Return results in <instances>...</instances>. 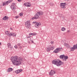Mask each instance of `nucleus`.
I'll return each instance as SVG.
<instances>
[{"label":"nucleus","instance_id":"f257e3e1","mask_svg":"<svg viewBox=\"0 0 77 77\" xmlns=\"http://www.w3.org/2000/svg\"><path fill=\"white\" fill-rule=\"evenodd\" d=\"M22 60V58L21 57L18 58L17 56H15L11 57V61H12L14 65L18 66L21 65Z\"/></svg>","mask_w":77,"mask_h":77},{"label":"nucleus","instance_id":"f03ea898","mask_svg":"<svg viewBox=\"0 0 77 77\" xmlns=\"http://www.w3.org/2000/svg\"><path fill=\"white\" fill-rule=\"evenodd\" d=\"M52 63L54 65H56L57 66H60L63 63V62L60 61V60H55L52 61Z\"/></svg>","mask_w":77,"mask_h":77},{"label":"nucleus","instance_id":"7ed1b4c3","mask_svg":"<svg viewBox=\"0 0 77 77\" xmlns=\"http://www.w3.org/2000/svg\"><path fill=\"white\" fill-rule=\"evenodd\" d=\"M60 58L61 59H62L63 60L66 61V59H68V56H65V55L63 54L61 55L60 56Z\"/></svg>","mask_w":77,"mask_h":77},{"label":"nucleus","instance_id":"20e7f679","mask_svg":"<svg viewBox=\"0 0 77 77\" xmlns=\"http://www.w3.org/2000/svg\"><path fill=\"white\" fill-rule=\"evenodd\" d=\"M25 26L27 29H30V27L31 26V24L30 23V20L27 21L25 23Z\"/></svg>","mask_w":77,"mask_h":77},{"label":"nucleus","instance_id":"39448f33","mask_svg":"<svg viewBox=\"0 0 77 77\" xmlns=\"http://www.w3.org/2000/svg\"><path fill=\"white\" fill-rule=\"evenodd\" d=\"M39 13L38 12L35 15V17H34L32 18V20H34V19H38L39 17Z\"/></svg>","mask_w":77,"mask_h":77},{"label":"nucleus","instance_id":"423d86ee","mask_svg":"<svg viewBox=\"0 0 77 77\" xmlns=\"http://www.w3.org/2000/svg\"><path fill=\"white\" fill-rule=\"evenodd\" d=\"M12 0H9L7 1L4 2L2 4V6H5V5H8V3H11L12 2Z\"/></svg>","mask_w":77,"mask_h":77},{"label":"nucleus","instance_id":"0eeeda50","mask_svg":"<svg viewBox=\"0 0 77 77\" xmlns=\"http://www.w3.org/2000/svg\"><path fill=\"white\" fill-rule=\"evenodd\" d=\"M62 49L61 48H57L54 51V52L55 53H57L58 52H59L60 51V50Z\"/></svg>","mask_w":77,"mask_h":77},{"label":"nucleus","instance_id":"6e6552de","mask_svg":"<svg viewBox=\"0 0 77 77\" xmlns=\"http://www.w3.org/2000/svg\"><path fill=\"white\" fill-rule=\"evenodd\" d=\"M65 5H66V3H61L60 4V6L61 8H63V9H65Z\"/></svg>","mask_w":77,"mask_h":77},{"label":"nucleus","instance_id":"1a4fd4ad","mask_svg":"<svg viewBox=\"0 0 77 77\" xmlns=\"http://www.w3.org/2000/svg\"><path fill=\"white\" fill-rule=\"evenodd\" d=\"M55 73V71H54V70H51V71L49 73V74L51 75H53Z\"/></svg>","mask_w":77,"mask_h":77},{"label":"nucleus","instance_id":"9d476101","mask_svg":"<svg viewBox=\"0 0 77 77\" xmlns=\"http://www.w3.org/2000/svg\"><path fill=\"white\" fill-rule=\"evenodd\" d=\"M24 5L26 6H27V7H30L31 6V5H30V4L28 2H26V3H24Z\"/></svg>","mask_w":77,"mask_h":77},{"label":"nucleus","instance_id":"9b49d317","mask_svg":"<svg viewBox=\"0 0 77 77\" xmlns=\"http://www.w3.org/2000/svg\"><path fill=\"white\" fill-rule=\"evenodd\" d=\"M22 71H23V69H18L16 70L15 72L17 74H19V73L21 72H22Z\"/></svg>","mask_w":77,"mask_h":77},{"label":"nucleus","instance_id":"f8f14e48","mask_svg":"<svg viewBox=\"0 0 77 77\" xmlns=\"http://www.w3.org/2000/svg\"><path fill=\"white\" fill-rule=\"evenodd\" d=\"M40 25H41L40 24L38 23H35V27L36 28H38V27H39V26H40Z\"/></svg>","mask_w":77,"mask_h":77},{"label":"nucleus","instance_id":"ddd939ff","mask_svg":"<svg viewBox=\"0 0 77 77\" xmlns=\"http://www.w3.org/2000/svg\"><path fill=\"white\" fill-rule=\"evenodd\" d=\"M13 71V69L12 68H9L7 70V72H12Z\"/></svg>","mask_w":77,"mask_h":77},{"label":"nucleus","instance_id":"4468645a","mask_svg":"<svg viewBox=\"0 0 77 77\" xmlns=\"http://www.w3.org/2000/svg\"><path fill=\"white\" fill-rule=\"evenodd\" d=\"M64 46H65L67 48H69V47H70V46L67 43H64Z\"/></svg>","mask_w":77,"mask_h":77},{"label":"nucleus","instance_id":"2eb2a0df","mask_svg":"<svg viewBox=\"0 0 77 77\" xmlns=\"http://www.w3.org/2000/svg\"><path fill=\"white\" fill-rule=\"evenodd\" d=\"M8 47L9 48H12V46L11 45V43H8L7 44Z\"/></svg>","mask_w":77,"mask_h":77},{"label":"nucleus","instance_id":"dca6fc26","mask_svg":"<svg viewBox=\"0 0 77 77\" xmlns=\"http://www.w3.org/2000/svg\"><path fill=\"white\" fill-rule=\"evenodd\" d=\"M8 19H9V18L6 16H5V17L3 18V20H8Z\"/></svg>","mask_w":77,"mask_h":77},{"label":"nucleus","instance_id":"f3484780","mask_svg":"<svg viewBox=\"0 0 77 77\" xmlns=\"http://www.w3.org/2000/svg\"><path fill=\"white\" fill-rule=\"evenodd\" d=\"M9 34V31H6L5 32V35H8Z\"/></svg>","mask_w":77,"mask_h":77},{"label":"nucleus","instance_id":"a211bd4d","mask_svg":"<svg viewBox=\"0 0 77 77\" xmlns=\"http://www.w3.org/2000/svg\"><path fill=\"white\" fill-rule=\"evenodd\" d=\"M12 36H16V34L15 33L12 32Z\"/></svg>","mask_w":77,"mask_h":77},{"label":"nucleus","instance_id":"6ab92c4d","mask_svg":"<svg viewBox=\"0 0 77 77\" xmlns=\"http://www.w3.org/2000/svg\"><path fill=\"white\" fill-rule=\"evenodd\" d=\"M38 12V13H39L40 15H43V12L42 11H40Z\"/></svg>","mask_w":77,"mask_h":77},{"label":"nucleus","instance_id":"aec40b11","mask_svg":"<svg viewBox=\"0 0 77 77\" xmlns=\"http://www.w3.org/2000/svg\"><path fill=\"white\" fill-rule=\"evenodd\" d=\"M51 50V49H50V48H47L46 51H50Z\"/></svg>","mask_w":77,"mask_h":77},{"label":"nucleus","instance_id":"412c9836","mask_svg":"<svg viewBox=\"0 0 77 77\" xmlns=\"http://www.w3.org/2000/svg\"><path fill=\"white\" fill-rule=\"evenodd\" d=\"M61 30L62 31H64L65 30V28L64 27H62L61 28Z\"/></svg>","mask_w":77,"mask_h":77},{"label":"nucleus","instance_id":"4be33fe9","mask_svg":"<svg viewBox=\"0 0 77 77\" xmlns=\"http://www.w3.org/2000/svg\"><path fill=\"white\" fill-rule=\"evenodd\" d=\"M54 46H52L50 48L51 50H54Z\"/></svg>","mask_w":77,"mask_h":77},{"label":"nucleus","instance_id":"5701e85b","mask_svg":"<svg viewBox=\"0 0 77 77\" xmlns=\"http://www.w3.org/2000/svg\"><path fill=\"white\" fill-rule=\"evenodd\" d=\"M61 18L63 19V20L64 19V16H63V15H61Z\"/></svg>","mask_w":77,"mask_h":77},{"label":"nucleus","instance_id":"b1692460","mask_svg":"<svg viewBox=\"0 0 77 77\" xmlns=\"http://www.w3.org/2000/svg\"><path fill=\"white\" fill-rule=\"evenodd\" d=\"M9 36H12V33H9V35H8Z\"/></svg>","mask_w":77,"mask_h":77},{"label":"nucleus","instance_id":"393cba45","mask_svg":"<svg viewBox=\"0 0 77 77\" xmlns=\"http://www.w3.org/2000/svg\"><path fill=\"white\" fill-rule=\"evenodd\" d=\"M12 8V9H15V7L14 6H11Z\"/></svg>","mask_w":77,"mask_h":77},{"label":"nucleus","instance_id":"a878e982","mask_svg":"<svg viewBox=\"0 0 77 77\" xmlns=\"http://www.w3.org/2000/svg\"><path fill=\"white\" fill-rule=\"evenodd\" d=\"M32 38H30V41L32 42V43H33V40H32Z\"/></svg>","mask_w":77,"mask_h":77},{"label":"nucleus","instance_id":"bb28decb","mask_svg":"<svg viewBox=\"0 0 77 77\" xmlns=\"http://www.w3.org/2000/svg\"><path fill=\"white\" fill-rule=\"evenodd\" d=\"M36 35V33H32V36H34L35 35Z\"/></svg>","mask_w":77,"mask_h":77},{"label":"nucleus","instance_id":"cd10ccee","mask_svg":"<svg viewBox=\"0 0 77 77\" xmlns=\"http://www.w3.org/2000/svg\"><path fill=\"white\" fill-rule=\"evenodd\" d=\"M19 15H20V16L22 17V16H23V14H22V13H20V14H19Z\"/></svg>","mask_w":77,"mask_h":77},{"label":"nucleus","instance_id":"c85d7f7f","mask_svg":"<svg viewBox=\"0 0 77 77\" xmlns=\"http://www.w3.org/2000/svg\"><path fill=\"white\" fill-rule=\"evenodd\" d=\"M15 4L14 3L12 4V5H11V6H15Z\"/></svg>","mask_w":77,"mask_h":77},{"label":"nucleus","instance_id":"c756f323","mask_svg":"<svg viewBox=\"0 0 77 77\" xmlns=\"http://www.w3.org/2000/svg\"><path fill=\"white\" fill-rule=\"evenodd\" d=\"M29 35L30 36V35H33V33H30L29 34Z\"/></svg>","mask_w":77,"mask_h":77},{"label":"nucleus","instance_id":"7c9ffc66","mask_svg":"<svg viewBox=\"0 0 77 77\" xmlns=\"http://www.w3.org/2000/svg\"><path fill=\"white\" fill-rule=\"evenodd\" d=\"M14 48H18V47H17V45H15L14 46Z\"/></svg>","mask_w":77,"mask_h":77},{"label":"nucleus","instance_id":"2f4dec72","mask_svg":"<svg viewBox=\"0 0 77 77\" xmlns=\"http://www.w3.org/2000/svg\"><path fill=\"white\" fill-rule=\"evenodd\" d=\"M17 45H18L19 46H20V45H21V44H20V43H18V44H17Z\"/></svg>","mask_w":77,"mask_h":77},{"label":"nucleus","instance_id":"473e14b6","mask_svg":"<svg viewBox=\"0 0 77 77\" xmlns=\"http://www.w3.org/2000/svg\"><path fill=\"white\" fill-rule=\"evenodd\" d=\"M51 44H53V41H51L50 42Z\"/></svg>","mask_w":77,"mask_h":77},{"label":"nucleus","instance_id":"72a5a7b5","mask_svg":"<svg viewBox=\"0 0 77 77\" xmlns=\"http://www.w3.org/2000/svg\"><path fill=\"white\" fill-rule=\"evenodd\" d=\"M22 47L21 46H20L19 47L20 48V49H21V48H22Z\"/></svg>","mask_w":77,"mask_h":77},{"label":"nucleus","instance_id":"f704fd0d","mask_svg":"<svg viewBox=\"0 0 77 77\" xmlns=\"http://www.w3.org/2000/svg\"><path fill=\"white\" fill-rule=\"evenodd\" d=\"M69 30H68L67 31V33H69Z\"/></svg>","mask_w":77,"mask_h":77},{"label":"nucleus","instance_id":"c9c22d12","mask_svg":"<svg viewBox=\"0 0 77 77\" xmlns=\"http://www.w3.org/2000/svg\"><path fill=\"white\" fill-rule=\"evenodd\" d=\"M15 18H18V16H16Z\"/></svg>","mask_w":77,"mask_h":77},{"label":"nucleus","instance_id":"e433bc0d","mask_svg":"<svg viewBox=\"0 0 77 77\" xmlns=\"http://www.w3.org/2000/svg\"><path fill=\"white\" fill-rule=\"evenodd\" d=\"M30 38V36H29H29H28L27 37V38Z\"/></svg>","mask_w":77,"mask_h":77},{"label":"nucleus","instance_id":"4c0bfd02","mask_svg":"<svg viewBox=\"0 0 77 77\" xmlns=\"http://www.w3.org/2000/svg\"><path fill=\"white\" fill-rule=\"evenodd\" d=\"M17 1H18V2H20L21 0H17Z\"/></svg>","mask_w":77,"mask_h":77},{"label":"nucleus","instance_id":"58836bf2","mask_svg":"<svg viewBox=\"0 0 77 77\" xmlns=\"http://www.w3.org/2000/svg\"><path fill=\"white\" fill-rule=\"evenodd\" d=\"M33 23H35V22H33Z\"/></svg>","mask_w":77,"mask_h":77},{"label":"nucleus","instance_id":"ea45409f","mask_svg":"<svg viewBox=\"0 0 77 77\" xmlns=\"http://www.w3.org/2000/svg\"><path fill=\"white\" fill-rule=\"evenodd\" d=\"M11 30L12 29V28H11Z\"/></svg>","mask_w":77,"mask_h":77},{"label":"nucleus","instance_id":"a19ab883","mask_svg":"<svg viewBox=\"0 0 77 77\" xmlns=\"http://www.w3.org/2000/svg\"><path fill=\"white\" fill-rule=\"evenodd\" d=\"M1 45V43H0V45Z\"/></svg>","mask_w":77,"mask_h":77},{"label":"nucleus","instance_id":"79ce46f5","mask_svg":"<svg viewBox=\"0 0 77 77\" xmlns=\"http://www.w3.org/2000/svg\"><path fill=\"white\" fill-rule=\"evenodd\" d=\"M50 5H51V4H50Z\"/></svg>","mask_w":77,"mask_h":77}]
</instances>
